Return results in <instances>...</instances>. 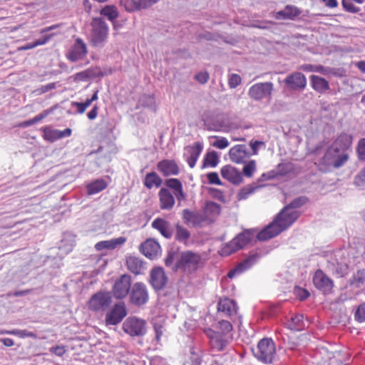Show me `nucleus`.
I'll list each match as a JSON object with an SVG mask.
<instances>
[{
	"label": "nucleus",
	"instance_id": "33",
	"mask_svg": "<svg viewBox=\"0 0 365 365\" xmlns=\"http://www.w3.org/2000/svg\"><path fill=\"white\" fill-rule=\"evenodd\" d=\"M100 14L113 22V28L116 29L117 26L114 21L118 18V12L115 6L106 5L101 10Z\"/></svg>",
	"mask_w": 365,
	"mask_h": 365
},
{
	"label": "nucleus",
	"instance_id": "20",
	"mask_svg": "<svg viewBox=\"0 0 365 365\" xmlns=\"http://www.w3.org/2000/svg\"><path fill=\"white\" fill-rule=\"evenodd\" d=\"M157 168L165 177L178 175L180 173L178 165L173 160H163L158 162Z\"/></svg>",
	"mask_w": 365,
	"mask_h": 365
},
{
	"label": "nucleus",
	"instance_id": "18",
	"mask_svg": "<svg viewBox=\"0 0 365 365\" xmlns=\"http://www.w3.org/2000/svg\"><path fill=\"white\" fill-rule=\"evenodd\" d=\"M182 217L184 222L187 225L198 227L205 220V217L198 211H192L189 209H185L182 212Z\"/></svg>",
	"mask_w": 365,
	"mask_h": 365
},
{
	"label": "nucleus",
	"instance_id": "15",
	"mask_svg": "<svg viewBox=\"0 0 365 365\" xmlns=\"http://www.w3.org/2000/svg\"><path fill=\"white\" fill-rule=\"evenodd\" d=\"M313 282L316 288L324 294L331 293L334 287L333 281L321 269L316 271L313 277Z\"/></svg>",
	"mask_w": 365,
	"mask_h": 365
},
{
	"label": "nucleus",
	"instance_id": "52",
	"mask_svg": "<svg viewBox=\"0 0 365 365\" xmlns=\"http://www.w3.org/2000/svg\"><path fill=\"white\" fill-rule=\"evenodd\" d=\"M93 77V74L91 73V71L89 70H86L80 73H77L74 76V81H86Z\"/></svg>",
	"mask_w": 365,
	"mask_h": 365
},
{
	"label": "nucleus",
	"instance_id": "40",
	"mask_svg": "<svg viewBox=\"0 0 365 365\" xmlns=\"http://www.w3.org/2000/svg\"><path fill=\"white\" fill-rule=\"evenodd\" d=\"M140 106L150 108L152 110L155 111V102L154 96L152 95H143L138 101L137 108Z\"/></svg>",
	"mask_w": 365,
	"mask_h": 365
},
{
	"label": "nucleus",
	"instance_id": "46",
	"mask_svg": "<svg viewBox=\"0 0 365 365\" xmlns=\"http://www.w3.org/2000/svg\"><path fill=\"white\" fill-rule=\"evenodd\" d=\"M205 210L207 214L217 215L220 213L221 207L215 202H208L206 203Z\"/></svg>",
	"mask_w": 365,
	"mask_h": 365
},
{
	"label": "nucleus",
	"instance_id": "7",
	"mask_svg": "<svg viewBox=\"0 0 365 365\" xmlns=\"http://www.w3.org/2000/svg\"><path fill=\"white\" fill-rule=\"evenodd\" d=\"M113 299L110 292H98L90 298L88 302V309L96 312H103L108 309Z\"/></svg>",
	"mask_w": 365,
	"mask_h": 365
},
{
	"label": "nucleus",
	"instance_id": "1",
	"mask_svg": "<svg viewBox=\"0 0 365 365\" xmlns=\"http://www.w3.org/2000/svg\"><path fill=\"white\" fill-rule=\"evenodd\" d=\"M200 259V256L192 251L180 252L178 250L171 249L165 259V264L175 272L180 270L185 274H191L197 270Z\"/></svg>",
	"mask_w": 365,
	"mask_h": 365
},
{
	"label": "nucleus",
	"instance_id": "47",
	"mask_svg": "<svg viewBox=\"0 0 365 365\" xmlns=\"http://www.w3.org/2000/svg\"><path fill=\"white\" fill-rule=\"evenodd\" d=\"M259 187H254L252 185H247L242 187L239 194L238 197L240 200L246 199L250 194L253 193L255 190H257Z\"/></svg>",
	"mask_w": 365,
	"mask_h": 365
},
{
	"label": "nucleus",
	"instance_id": "27",
	"mask_svg": "<svg viewBox=\"0 0 365 365\" xmlns=\"http://www.w3.org/2000/svg\"><path fill=\"white\" fill-rule=\"evenodd\" d=\"M152 227L158 230L160 234L167 239L171 238L173 231L170 228V224L163 218H156L152 222Z\"/></svg>",
	"mask_w": 365,
	"mask_h": 365
},
{
	"label": "nucleus",
	"instance_id": "37",
	"mask_svg": "<svg viewBox=\"0 0 365 365\" xmlns=\"http://www.w3.org/2000/svg\"><path fill=\"white\" fill-rule=\"evenodd\" d=\"M190 237V232L187 229L179 223L175 225V238L176 240L185 244Z\"/></svg>",
	"mask_w": 365,
	"mask_h": 365
},
{
	"label": "nucleus",
	"instance_id": "55",
	"mask_svg": "<svg viewBox=\"0 0 365 365\" xmlns=\"http://www.w3.org/2000/svg\"><path fill=\"white\" fill-rule=\"evenodd\" d=\"M208 182L212 185H222L218 174L216 172H212L207 174Z\"/></svg>",
	"mask_w": 365,
	"mask_h": 365
},
{
	"label": "nucleus",
	"instance_id": "3",
	"mask_svg": "<svg viewBox=\"0 0 365 365\" xmlns=\"http://www.w3.org/2000/svg\"><path fill=\"white\" fill-rule=\"evenodd\" d=\"M348 158L347 153L341 154L329 146L324 156L318 162L319 169L322 172H327L330 168H339L345 164Z\"/></svg>",
	"mask_w": 365,
	"mask_h": 365
},
{
	"label": "nucleus",
	"instance_id": "12",
	"mask_svg": "<svg viewBox=\"0 0 365 365\" xmlns=\"http://www.w3.org/2000/svg\"><path fill=\"white\" fill-rule=\"evenodd\" d=\"M148 300L146 286L143 282L135 283L130 289V301L132 304L141 306Z\"/></svg>",
	"mask_w": 365,
	"mask_h": 365
},
{
	"label": "nucleus",
	"instance_id": "32",
	"mask_svg": "<svg viewBox=\"0 0 365 365\" xmlns=\"http://www.w3.org/2000/svg\"><path fill=\"white\" fill-rule=\"evenodd\" d=\"M310 81L313 89L319 93H324L329 90V82L322 77L312 75L310 76Z\"/></svg>",
	"mask_w": 365,
	"mask_h": 365
},
{
	"label": "nucleus",
	"instance_id": "19",
	"mask_svg": "<svg viewBox=\"0 0 365 365\" xmlns=\"http://www.w3.org/2000/svg\"><path fill=\"white\" fill-rule=\"evenodd\" d=\"M221 175L234 185H239L242 182L241 173L235 167L227 165L221 168Z\"/></svg>",
	"mask_w": 365,
	"mask_h": 365
},
{
	"label": "nucleus",
	"instance_id": "54",
	"mask_svg": "<svg viewBox=\"0 0 365 365\" xmlns=\"http://www.w3.org/2000/svg\"><path fill=\"white\" fill-rule=\"evenodd\" d=\"M120 4L128 11H133L138 8L136 2L134 0H120Z\"/></svg>",
	"mask_w": 365,
	"mask_h": 365
},
{
	"label": "nucleus",
	"instance_id": "51",
	"mask_svg": "<svg viewBox=\"0 0 365 365\" xmlns=\"http://www.w3.org/2000/svg\"><path fill=\"white\" fill-rule=\"evenodd\" d=\"M342 6L348 12L356 14L360 11L359 7L355 6L351 0H342Z\"/></svg>",
	"mask_w": 365,
	"mask_h": 365
},
{
	"label": "nucleus",
	"instance_id": "30",
	"mask_svg": "<svg viewBox=\"0 0 365 365\" xmlns=\"http://www.w3.org/2000/svg\"><path fill=\"white\" fill-rule=\"evenodd\" d=\"M237 309L236 302L228 298L220 299L217 304V310L229 316L236 314Z\"/></svg>",
	"mask_w": 365,
	"mask_h": 365
},
{
	"label": "nucleus",
	"instance_id": "4",
	"mask_svg": "<svg viewBox=\"0 0 365 365\" xmlns=\"http://www.w3.org/2000/svg\"><path fill=\"white\" fill-rule=\"evenodd\" d=\"M91 26V43L95 48H102L108 39V26L101 17L93 18Z\"/></svg>",
	"mask_w": 365,
	"mask_h": 365
},
{
	"label": "nucleus",
	"instance_id": "28",
	"mask_svg": "<svg viewBox=\"0 0 365 365\" xmlns=\"http://www.w3.org/2000/svg\"><path fill=\"white\" fill-rule=\"evenodd\" d=\"M125 242L126 238L124 237H120L110 240L101 241L95 245V249L98 251L103 250H114L118 246L123 245Z\"/></svg>",
	"mask_w": 365,
	"mask_h": 365
},
{
	"label": "nucleus",
	"instance_id": "41",
	"mask_svg": "<svg viewBox=\"0 0 365 365\" xmlns=\"http://www.w3.org/2000/svg\"><path fill=\"white\" fill-rule=\"evenodd\" d=\"M330 267L333 274L339 277H343L348 274L349 267L346 264L339 262H336V264L332 263Z\"/></svg>",
	"mask_w": 365,
	"mask_h": 365
},
{
	"label": "nucleus",
	"instance_id": "10",
	"mask_svg": "<svg viewBox=\"0 0 365 365\" xmlns=\"http://www.w3.org/2000/svg\"><path fill=\"white\" fill-rule=\"evenodd\" d=\"M127 315V310L125 303L120 302L114 304V306L106 313L105 322L107 326L117 325Z\"/></svg>",
	"mask_w": 365,
	"mask_h": 365
},
{
	"label": "nucleus",
	"instance_id": "59",
	"mask_svg": "<svg viewBox=\"0 0 365 365\" xmlns=\"http://www.w3.org/2000/svg\"><path fill=\"white\" fill-rule=\"evenodd\" d=\"M212 145L219 149H224L229 145V142L225 138H221L215 141Z\"/></svg>",
	"mask_w": 365,
	"mask_h": 365
},
{
	"label": "nucleus",
	"instance_id": "23",
	"mask_svg": "<svg viewBox=\"0 0 365 365\" xmlns=\"http://www.w3.org/2000/svg\"><path fill=\"white\" fill-rule=\"evenodd\" d=\"M230 160L235 163H243L249 154L245 145H237L232 147L229 151Z\"/></svg>",
	"mask_w": 365,
	"mask_h": 365
},
{
	"label": "nucleus",
	"instance_id": "38",
	"mask_svg": "<svg viewBox=\"0 0 365 365\" xmlns=\"http://www.w3.org/2000/svg\"><path fill=\"white\" fill-rule=\"evenodd\" d=\"M106 187L105 180L98 179L87 185V191L89 195H93L106 189Z\"/></svg>",
	"mask_w": 365,
	"mask_h": 365
},
{
	"label": "nucleus",
	"instance_id": "53",
	"mask_svg": "<svg viewBox=\"0 0 365 365\" xmlns=\"http://www.w3.org/2000/svg\"><path fill=\"white\" fill-rule=\"evenodd\" d=\"M218 324L222 334H227L232 330V325L227 320H222L219 322Z\"/></svg>",
	"mask_w": 365,
	"mask_h": 365
},
{
	"label": "nucleus",
	"instance_id": "5",
	"mask_svg": "<svg viewBox=\"0 0 365 365\" xmlns=\"http://www.w3.org/2000/svg\"><path fill=\"white\" fill-rule=\"evenodd\" d=\"M252 353L259 361L272 364L276 356L275 344L272 339L264 338L252 349Z\"/></svg>",
	"mask_w": 365,
	"mask_h": 365
},
{
	"label": "nucleus",
	"instance_id": "62",
	"mask_svg": "<svg viewBox=\"0 0 365 365\" xmlns=\"http://www.w3.org/2000/svg\"><path fill=\"white\" fill-rule=\"evenodd\" d=\"M276 170L278 175H284L288 173V166L286 164L281 163L278 165Z\"/></svg>",
	"mask_w": 365,
	"mask_h": 365
},
{
	"label": "nucleus",
	"instance_id": "17",
	"mask_svg": "<svg viewBox=\"0 0 365 365\" xmlns=\"http://www.w3.org/2000/svg\"><path fill=\"white\" fill-rule=\"evenodd\" d=\"M140 251L147 257L154 259L160 252L159 243L153 239H148L140 246Z\"/></svg>",
	"mask_w": 365,
	"mask_h": 365
},
{
	"label": "nucleus",
	"instance_id": "36",
	"mask_svg": "<svg viewBox=\"0 0 365 365\" xmlns=\"http://www.w3.org/2000/svg\"><path fill=\"white\" fill-rule=\"evenodd\" d=\"M300 69L306 72H317L323 75L329 74L331 68L324 67L322 65L303 64L300 66Z\"/></svg>",
	"mask_w": 365,
	"mask_h": 365
},
{
	"label": "nucleus",
	"instance_id": "26",
	"mask_svg": "<svg viewBox=\"0 0 365 365\" xmlns=\"http://www.w3.org/2000/svg\"><path fill=\"white\" fill-rule=\"evenodd\" d=\"M307 198L305 197H299L293 200L289 205L285 206L280 212H283V217L284 218L289 216L292 213L297 214V219L299 216V212L294 210L296 208H299L305 204Z\"/></svg>",
	"mask_w": 365,
	"mask_h": 365
},
{
	"label": "nucleus",
	"instance_id": "9",
	"mask_svg": "<svg viewBox=\"0 0 365 365\" xmlns=\"http://www.w3.org/2000/svg\"><path fill=\"white\" fill-rule=\"evenodd\" d=\"M146 322L136 317H128L123 324V331L132 336H143L147 331Z\"/></svg>",
	"mask_w": 365,
	"mask_h": 365
},
{
	"label": "nucleus",
	"instance_id": "50",
	"mask_svg": "<svg viewBox=\"0 0 365 365\" xmlns=\"http://www.w3.org/2000/svg\"><path fill=\"white\" fill-rule=\"evenodd\" d=\"M256 168L255 161L252 160H250L243 168V174L247 177H251L253 175L254 171Z\"/></svg>",
	"mask_w": 365,
	"mask_h": 365
},
{
	"label": "nucleus",
	"instance_id": "35",
	"mask_svg": "<svg viewBox=\"0 0 365 365\" xmlns=\"http://www.w3.org/2000/svg\"><path fill=\"white\" fill-rule=\"evenodd\" d=\"M162 182V179L155 172L149 173L145 175L144 183L148 189H151L153 186L158 187Z\"/></svg>",
	"mask_w": 365,
	"mask_h": 365
},
{
	"label": "nucleus",
	"instance_id": "64",
	"mask_svg": "<svg viewBox=\"0 0 365 365\" xmlns=\"http://www.w3.org/2000/svg\"><path fill=\"white\" fill-rule=\"evenodd\" d=\"M262 144H264V143L262 141H258V140L250 141V145L253 151L254 155L257 153L259 146Z\"/></svg>",
	"mask_w": 365,
	"mask_h": 365
},
{
	"label": "nucleus",
	"instance_id": "11",
	"mask_svg": "<svg viewBox=\"0 0 365 365\" xmlns=\"http://www.w3.org/2000/svg\"><path fill=\"white\" fill-rule=\"evenodd\" d=\"M131 289V278L128 274H123L115 282L112 292L118 299L125 298Z\"/></svg>",
	"mask_w": 365,
	"mask_h": 365
},
{
	"label": "nucleus",
	"instance_id": "48",
	"mask_svg": "<svg viewBox=\"0 0 365 365\" xmlns=\"http://www.w3.org/2000/svg\"><path fill=\"white\" fill-rule=\"evenodd\" d=\"M356 321L362 323L365 322V303L361 304L354 313Z\"/></svg>",
	"mask_w": 365,
	"mask_h": 365
},
{
	"label": "nucleus",
	"instance_id": "39",
	"mask_svg": "<svg viewBox=\"0 0 365 365\" xmlns=\"http://www.w3.org/2000/svg\"><path fill=\"white\" fill-rule=\"evenodd\" d=\"M219 156L216 151H211L206 154L204 160L202 168L211 167L215 168L219 163Z\"/></svg>",
	"mask_w": 365,
	"mask_h": 365
},
{
	"label": "nucleus",
	"instance_id": "61",
	"mask_svg": "<svg viewBox=\"0 0 365 365\" xmlns=\"http://www.w3.org/2000/svg\"><path fill=\"white\" fill-rule=\"evenodd\" d=\"M195 79L200 83L204 84L207 82L209 75L207 73L200 72L195 76Z\"/></svg>",
	"mask_w": 365,
	"mask_h": 365
},
{
	"label": "nucleus",
	"instance_id": "6",
	"mask_svg": "<svg viewBox=\"0 0 365 365\" xmlns=\"http://www.w3.org/2000/svg\"><path fill=\"white\" fill-rule=\"evenodd\" d=\"M254 235L255 233L252 230H247L242 232L222 247L220 250V255L222 256H228L232 253L243 248L252 240Z\"/></svg>",
	"mask_w": 365,
	"mask_h": 365
},
{
	"label": "nucleus",
	"instance_id": "49",
	"mask_svg": "<svg viewBox=\"0 0 365 365\" xmlns=\"http://www.w3.org/2000/svg\"><path fill=\"white\" fill-rule=\"evenodd\" d=\"M356 153L361 160H365V138H361L356 146Z\"/></svg>",
	"mask_w": 365,
	"mask_h": 365
},
{
	"label": "nucleus",
	"instance_id": "14",
	"mask_svg": "<svg viewBox=\"0 0 365 365\" xmlns=\"http://www.w3.org/2000/svg\"><path fill=\"white\" fill-rule=\"evenodd\" d=\"M287 88L292 91H302L307 86V78L300 72L289 74L284 80Z\"/></svg>",
	"mask_w": 365,
	"mask_h": 365
},
{
	"label": "nucleus",
	"instance_id": "56",
	"mask_svg": "<svg viewBox=\"0 0 365 365\" xmlns=\"http://www.w3.org/2000/svg\"><path fill=\"white\" fill-rule=\"evenodd\" d=\"M228 83L231 88H235L241 83V77L238 74L232 73L230 76Z\"/></svg>",
	"mask_w": 365,
	"mask_h": 365
},
{
	"label": "nucleus",
	"instance_id": "58",
	"mask_svg": "<svg viewBox=\"0 0 365 365\" xmlns=\"http://www.w3.org/2000/svg\"><path fill=\"white\" fill-rule=\"evenodd\" d=\"M57 83H50L45 86H41L38 88L36 91L38 92V94L45 93L51 90L56 88Z\"/></svg>",
	"mask_w": 365,
	"mask_h": 365
},
{
	"label": "nucleus",
	"instance_id": "2",
	"mask_svg": "<svg viewBox=\"0 0 365 365\" xmlns=\"http://www.w3.org/2000/svg\"><path fill=\"white\" fill-rule=\"evenodd\" d=\"M297 220V214L292 213L287 217H283V212H279L274 221L257 233V238L259 241H266L278 235L287 230Z\"/></svg>",
	"mask_w": 365,
	"mask_h": 365
},
{
	"label": "nucleus",
	"instance_id": "8",
	"mask_svg": "<svg viewBox=\"0 0 365 365\" xmlns=\"http://www.w3.org/2000/svg\"><path fill=\"white\" fill-rule=\"evenodd\" d=\"M274 91V84L272 82L257 83L252 85L249 91L250 98L260 101L263 99L270 100Z\"/></svg>",
	"mask_w": 365,
	"mask_h": 365
},
{
	"label": "nucleus",
	"instance_id": "24",
	"mask_svg": "<svg viewBox=\"0 0 365 365\" xmlns=\"http://www.w3.org/2000/svg\"><path fill=\"white\" fill-rule=\"evenodd\" d=\"M158 196L160 199V206L162 210H171L175 205V198L170 191L165 187H162Z\"/></svg>",
	"mask_w": 365,
	"mask_h": 365
},
{
	"label": "nucleus",
	"instance_id": "45",
	"mask_svg": "<svg viewBox=\"0 0 365 365\" xmlns=\"http://www.w3.org/2000/svg\"><path fill=\"white\" fill-rule=\"evenodd\" d=\"M165 185L173 190V194L178 192L182 188V184L180 180L177 178H170L165 181Z\"/></svg>",
	"mask_w": 365,
	"mask_h": 365
},
{
	"label": "nucleus",
	"instance_id": "57",
	"mask_svg": "<svg viewBox=\"0 0 365 365\" xmlns=\"http://www.w3.org/2000/svg\"><path fill=\"white\" fill-rule=\"evenodd\" d=\"M294 293L300 300H304L310 295L307 289L300 287H295Z\"/></svg>",
	"mask_w": 365,
	"mask_h": 365
},
{
	"label": "nucleus",
	"instance_id": "25",
	"mask_svg": "<svg viewBox=\"0 0 365 365\" xmlns=\"http://www.w3.org/2000/svg\"><path fill=\"white\" fill-rule=\"evenodd\" d=\"M128 269L135 274H140L146 269L145 263L136 256H128L126 258Z\"/></svg>",
	"mask_w": 365,
	"mask_h": 365
},
{
	"label": "nucleus",
	"instance_id": "63",
	"mask_svg": "<svg viewBox=\"0 0 365 365\" xmlns=\"http://www.w3.org/2000/svg\"><path fill=\"white\" fill-rule=\"evenodd\" d=\"M54 35V34H49V35H47V36H45L44 37H43L42 38H39V39H37L35 41H34L36 44V46H40V45H43L45 43H46L48 40Z\"/></svg>",
	"mask_w": 365,
	"mask_h": 365
},
{
	"label": "nucleus",
	"instance_id": "29",
	"mask_svg": "<svg viewBox=\"0 0 365 365\" xmlns=\"http://www.w3.org/2000/svg\"><path fill=\"white\" fill-rule=\"evenodd\" d=\"M202 148V145L200 142H196L193 145L185 148V150L190 154L187 161L190 168H192L195 167Z\"/></svg>",
	"mask_w": 365,
	"mask_h": 365
},
{
	"label": "nucleus",
	"instance_id": "60",
	"mask_svg": "<svg viewBox=\"0 0 365 365\" xmlns=\"http://www.w3.org/2000/svg\"><path fill=\"white\" fill-rule=\"evenodd\" d=\"M49 351L58 356H62L66 352V349L63 346H56L50 348Z\"/></svg>",
	"mask_w": 365,
	"mask_h": 365
},
{
	"label": "nucleus",
	"instance_id": "42",
	"mask_svg": "<svg viewBox=\"0 0 365 365\" xmlns=\"http://www.w3.org/2000/svg\"><path fill=\"white\" fill-rule=\"evenodd\" d=\"M353 184L359 190H365V167L354 176Z\"/></svg>",
	"mask_w": 365,
	"mask_h": 365
},
{
	"label": "nucleus",
	"instance_id": "31",
	"mask_svg": "<svg viewBox=\"0 0 365 365\" xmlns=\"http://www.w3.org/2000/svg\"><path fill=\"white\" fill-rule=\"evenodd\" d=\"M301 10L295 6L287 5L284 9L278 11L276 14L277 19H294L295 17L300 15Z\"/></svg>",
	"mask_w": 365,
	"mask_h": 365
},
{
	"label": "nucleus",
	"instance_id": "16",
	"mask_svg": "<svg viewBox=\"0 0 365 365\" xmlns=\"http://www.w3.org/2000/svg\"><path fill=\"white\" fill-rule=\"evenodd\" d=\"M87 46L83 41L78 38L76 40L75 43L68 51L67 58L72 62L84 58L87 53Z\"/></svg>",
	"mask_w": 365,
	"mask_h": 365
},
{
	"label": "nucleus",
	"instance_id": "34",
	"mask_svg": "<svg viewBox=\"0 0 365 365\" xmlns=\"http://www.w3.org/2000/svg\"><path fill=\"white\" fill-rule=\"evenodd\" d=\"M287 327L293 331H299L304 329L305 324L304 322L303 314H296L291 318L287 323Z\"/></svg>",
	"mask_w": 365,
	"mask_h": 365
},
{
	"label": "nucleus",
	"instance_id": "21",
	"mask_svg": "<svg viewBox=\"0 0 365 365\" xmlns=\"http://www.w3.org/2000/svg\"><path fill=\"white\" fill-rule=\"evenodd\" d=\"M352 143V137L346 133L340 134L330 145L339 153H346V150Z\"/></svg>",
	"mask_w": 365,
	"mask_h": 365
},
{
	"label": "nucleus",
	"instance_id": "43",
	"mask_svg": "<svg viewBox=\"0 0 365 365\" xmlns=\"http://www.w3.org/2000/svg\"><path fill=\"white\" fill-rule=\"evenodd\" d=\"M365 282V269H359L351 279H350V284L356 285L359 287L361 284Z\"/></svg>",
	"mask_w": 365,
	"mask_h": 365
},
{
	"label": "nucleus",
	"instance_id": "22",
	"mask_svg": "<svg viewBox=\"0 0 365 365\" xmlns=\"http://www.w3.org/2000/svg\"><path fill=\"white\" fill-rule=\"evenodd\" d=\"M259 257L258 253H254L249 256L247 258L245 259L241 263H240L235 269L230 270L227 277L229 278H232L236 274H240L246 269H249L252 264H254L256 261Z\"/></svg>",
	"mask_w": 365,
	"mask_h": 365
},
{
	"label": "nucleus",
	"instance_id": "44",
	"mask_svg": "<svg viewBox=\"0 0 365 365\" xmlns=\"http://www.w3.org/2000/svg\"><path fill=\"white\" fill-rule=\"evenodd\" d=\"M44 138L48 141L53 142L61 138V133L59 130L44 128Z\"/></svg>",
	"mask_w": 365,
	"mask_h": 365
},
{
	"label": "nucleus",
	"instance_id": "13",
	"mask_svg": "<svg viewBox=\"0 0 365 365\" xmlns=\"http://www.w3.org/2000/svg\"><path fill=\"white\" fill-rule=\"evenodd\" d=\"M153 288L156 290H161L165 287L168 278L164 271V269L160 267H154L150 273L149 280Z\"/></svg>",
	"mask_w": 365,
	"mask_h": 365
}]
</instances>
